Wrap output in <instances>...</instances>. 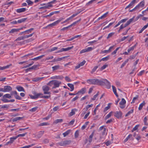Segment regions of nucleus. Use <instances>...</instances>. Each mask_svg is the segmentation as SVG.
Here are the masks:
<instances>
[{
    "instance_id": "29",
    "label": "nucleus",
    "mask_w": 148,
    "mask_h": 148,
    "mask_svg": "<svg viewBox=\"0 0 148 148\" xmlns=\"http://www.w3.org/2000/svg\"><path fill=\"white\" fill-rule=\"evenodd\" d=\"M67 85L71 88L70 91H72L74 90V87L73 84H71L68 83L67 84Z\"/></svg>"
},
{
    "instance_id": "39",
    "label": "nucleus",
    "mask_w": 148,
    "mask_h": 148,
    "mask_svg": "<svg viewBox=\"0 0 148 148\" xmlns=\"http://www.w3.org/2000/svg\"><path fill=\"white\" fill-rule=\"evenodd\" d=\"M126 103V101L124 98L122 99L121 101L120 102L119 104L121 105H124Z\"/></svg>"
},
{
    "instance_id": "54",
    "label": "nucleus",
    "mask_w": 148,
    "mask_h": 148,
    "mask_svg": "<svg viewBox=\"0 0 148 148\" xmlns=\"http://www.w3.org/2000/svg\"><path fill=\"white\" fill-rule=\"evenodd\" d=\"M99 92H98L95 95H94L93 97V98H92L91 99L92 100H95L96 99V98H97V96L98 95H99Z\"/></svg>"
},
{
    "instance_id": "61",
    "label": "nucleus",
    "mask_w": 148,
    "mask_h": 148,
    "mask_svg": "<svg viewBox=\"0 0 148 148\" xmlns=\"http://www.w3.org/2000/svg\"><path fill=\"white\" fill-rule=\"evenodd\" d=\"M27 134V133H25L23 134H18L17 135L18 137H24L25 136L26 134Z\"/></svg>"
},
{
    "instance_id": "60",
    "label": "nucleus",
    "mask_w": 148,
    "mask_h": 148,
    "mask_svg": "<svg viewBox=\"0 0 148 148\" xmlns=\"http://www.w3.org/2000/svg\"><path fill=\"white\" fill-rule=\"evenodd\" d=\"M139 127V125H136L134 127L132 130V132H133L134 131L138 129V127Z\"/></svg>"
},
{
    "instance_id": "21",
    "label": "nucleus",
    "mask_w": 148,
    "mask_h": 148,
    "mask_svg": "<svg viewBox=\"0 0 148 148\" xmlns=\"http://www.w3.org/2000/svg\"><path fill=\"white\" fill-rule=\"evenodd\" d=\"M145 5V1H142L140 2L138 5L136 6L137 7V8L139 7H143Z\"/></svg>"
},
{
    "instance_id": "28",
    "label": "nucleus",
    "mask_w": 148,
    "mask_h": 148,
    "mask_svg": "<svg viewBox=\"0 0 148 148\" xmlns=\"http://www.w3.org/2000/svg\"><path fill=\"white\" fill-rule=\"evenodd\" d=\"M44 78V77H38L33 79V81L35 82H37L40 80Z\"/></svg>"
},
{
    "instance_id": "20",
    "label": "nucleus",
    "mask_w": 148,
    "mask_h": 148,
    "mask_svg": "<svg viewBox=\"0 0 148 148\" xmlns=\"http://www.w3.org/2000/svg\"><path fill=\"white\" fill-rule=\"evenodd\" d=\"M77 111V110L76 109L74 108L71 110V112L69 113L70 116H72L75 114V112Z\"/></svg>"
},
{
    "instance_id": "11",
    "label": "nucleus",
    "mask_w": 148,
    "mask_h": 148,
    "mask_svg": "<svg viewBox=\"0 0 148 148\" xmlns=\"http://www.w3.org/2000/svg\"><path fill=\"white\" fill-rule=\"evenodd\" d=\"M134 18L135 16H134L132 18L130 19L128 21H127L126 23L123 25H124V27H125L129 25L134 21Z\"/></svg>"
},
{
    "instance_id": "4",
    "label": "nucleus",
    "mask_w": 148,
    "mask_h": 148,
    "mask_svg": "<svg viewBox=\"0 0 148 148\" xmlns=\"http://www.w3.org/2000/svg\"><path fill=\"white\" fill-rule=\"evenodd\" d=\"M63 19L62 18H60L59 19L56 21H55L54 23L50 24L49 25H48L46 27V28H47L48 27H53V26H55L58 24V23L60 22L61 21H62Z\"/></svg>"
},
{
    "instance_id": "19",
    "label": "nucleus",
    "mask_w": 148,
    "mask_h": 148,
    "mask_svg": "<svg viewBox=\"0 0 148 148\" xmlns=\"http://www.w3.org/2000/svg\"><path fill=\"white\" fill-rule=\"evenodd\" d=\"M26 10V9L25 8H22L17 9L16 11L18 13H21L25 11Z\"/></svg>"
},
{
    "instance_id": "13",
    "label": "nucleus",
    "mask_w": 148,
    "mask_h": 148,
    "mask_svg": "<svg viewBox=\"0 0 148 148\" xmlns=\"http://www.w3.org/2000/svg\"><path fill=\"white\" fill-rule=\"evenodd\" d=\"M44 131H40L36 135L37 137L38 138L41 137L44 134Z\"/></svg>"
},
{
    "instance_id": "8",
    "label": "nucleus",
    "mask_w": 148,
    "mask_h": 148,
    "mask_svg": "<svg viewBox=\"0 0 148 148\" xmlns=\"http://www.w3.org/2000/svg\"><path fill=\"white\" fill-rule=\"evenodd\" d=\"M93 48L92 47H88L80 51V53L81 54L85 52H89L92 51Z\"/></svg>"
},
{
    "instance_id": "57",
    "label": "nucleus",
    "mask_w": 148,
    "mask_h": 148,
    "mask_svg": "<svg viewBox=\"0 0 148 148\" xmlns=\"http://www.w3.org/2000/svg\"><path fill=\"white\" fill-rule=\"evenodd\" d=\"M20 109V108H17L16 109H11L10 110H9V111L18 112L19 111Z\"/></svg>"
},
{
    "instance_id": "22",
    "label": "nucleus",
    "mask_w": 148,
    "mask_h": 148,
    "mask_svg": "<svg viewBox=\"0 0 148 148\" xmlns=\"http://www.w3.org/2000/svg\"><path fill=\"white\" fill-rule=\"evenodd\" d=\"M131 138V140H133V138L132 137V135L131 134H130L124 140V142H127L128 140L130 139Z\"/></svg>"
},
{
    "instance_id": "43",
    "label": "nucleus",
    "mask_w": 148,
    "mask_h": 148,
    "mask_svg": "<svg viewBox=\"0 0 148 148\" xmlns=\"http://www.w3.org/2000/svg\"><path fill=\"white\" fill-rule=\"evenodd\" d=\"M129 59H127L121 65V68H123L126 64L128 62Z\"/></svg>"
},
{
    "instance_id": "64",
    "label": "nucleus",
    "mask_w": 148,
    "mask_h": 148,
    "mask_svg": "<svg viewBox=\"0 0 148 148\" xmlns=\"http://www.w3.org/2000/svg\"><path fill=\"white\" fill-rule=\"evenodd\" d=\"M49 140L48 139H44L43 141V143H44L45 144L49 142Z\"/></svg>"
},
{
    "instance_id": "15",
    "label": "nucleus",
    "mask_w": 148,
    "mask_h": 148,
    "mask_svg": "<svg viewBox=\"0 0 148 148\" xmlns=\"http://www.w3.org/2000/svg\"><path fill=\"white\" fill-rule=\"evenodd\" d=\"M86 91V88H82L76 94H78L81 93L82 94H83L85 93Z\"/></svg>"
},
{
    "instance_id": "31",
    "label": "nucleus",
    "mask_w": 148,
    "mask_h": 148,
    "mask_svg": "<svg viewBox=\"0 0 148 148\" xmlns=\"http://www.w3.org/2000/svg\"><path fill=\"white\" fill-rule=\"evenodd\" d=\"M110 58V56H108L106 57L102 58L101 60H99V62H100L101 61H107Z\"/></svg>"
},
{
    "instance_id": "53",
    "label": "nucleus",
    "mask_w": 148,
    "mask_h": 148,
    "mask_svg": "<svg viewBox=\"0 0 148 148\" xmlns=\"http://www.w3.org/2000/svg\"><path fill=\"white\" fill-rule=\"evenodd\" d=\"M112 143V141H111L109 140L107 142L105 143V144L107 146H108L111 144Z\"/></svg>"
},
{
    "instance_id": "50",
    "label": "nucleus",
    "mask_w": 148,
    "mask_h": 148,
    "mask_svg": "<svg viewBox=\"0 0 148 148\" xmlns=\"http://www.w3.org/2000/svg\"><path fill=\"white\" fill-rule=\"evenodd\" d=\"M136 45H135L134 46L130 47V48L128 49L127 50L128 52L129 53L131 50H134V48L136 47Z\"/></svg>"
},
{
    "instance_id": "30",
    "label": "nucleus",
    "mask_w": 148,
    "mask_h": 148,
    "mask_svg": "<svg viewBox=\"0 0 148 148\" xmlns=\"http://www.w3.org/2000/svg\"><path fill=\"white\" fill-rule=\"evenodd\" d=\"M60 66L59 65H56L52 67L53 71H55L59 69Z\"/></svg>"
},
{
    "instance_id": "55",
    "label": "nucleus",
    "mask_w": 148,
    "mask_h": 148,
    "mask_svg": "<svg viewBox=\"0 0 148 148\" xmlns=\"http://www.w3.org/2000/svg\"><path fill=\"white\" fill-rule=\"evenodd\" d=\"M98 68V66H95L93 69L91 71V73H92L94 72Z\"/></svg>"
},
{
    "instance_id": "35",
    "label": "nucleus",
    "mask_w": 148,
    "mask_h": 148,
    "mask_svg": "<svg viewBox=\"0 0 148 148\" xmlns=\"http://www.w3.org/2000/svg\"><path fill=\"white\" fill-rule=\"evenodd\" d=\"M145 104V103L144 101H143V102L141 103L139 105V107L138 108V110H141L143 106Z\"/></svg>"
},
{
    "instance_id": "6",
    "label": "nucleus",
    "mask_w": 148,
    "mask_h": 148,
    "mask_svg": "<svg viewBox=\"0 0 148 148\" xmlns=\"http://www.w3.org/2000/svg\"><path fill=\"white\" fill-rule=\"evenodd\" d=\"M102 79H94V85H102Z\"/></svg>"
},
{
    "instance_id": "47",
    "label": "nucleus",
    "mask_w": 148,
    "mask_h": 148,
    "mask_svg": "<svg viewBox=\"0 0 148 148\" xmlns=\"http://www.w3.org/2000/svg\"><path fill=\"white\" fill-rule=\"evenodd\" d=\"M45 5L44 6L45 9L46 8H49V7H51L53 6L51 4L49 3L47 4H45Z\"/></svg>"
},
{
    "instance_id": "14",
    "label": "nucleus",
    "mask_w": 148,
    "mask_h": 148,
    "mask_svg": "<svg viewBox=\"0 0 148 148\" xmlns=\"http://www.w3.org/2000/svg\"><path fill=\"white\" fill-rule=\"evenodd\" d=\"M22 27L19 29H12L10 31H9V33H13L16 32H18L19 30L22 29Z\"/></svg>"
},
{
    "instance_id": "51",
    "label": "nucleus",
    "mask_w": 148,
    "mask_h": 148,
    "mask_svg": "<svg viewBox=\"0 0 148 148\" xmlns=\"http://www.w3.org/2000/svg\"><path fill=\"white\" fill-rule=\"evenodd\" d=\"M34 63L33 62H32L31 63L29 64L28 65L24 66L23 67V68H26L27 67H29L32 65Z\"/></svg>"
},
{
    "instance_id": "27",
    "label": "nucleus",
    "mask_w": 148,
    "mask_h": 148,
    "mask_svg": "<svg viewBox=\"0 0 148 148\" xmlns=\"http://www.w3.org/2000/svg\"><path fill=\"white\" fill-rule=\"evenodd\" d=\"M94 79H88L87 80V82L90 84L94 85Z\"/></svg>"
},
{
    "instance_id": "37",
    "label": "nucleus",
    "mask_w": 148,
    "mask_h": 148,
    "mask_svg": "<svg viewBox=\"0 0 148 148\" xmlns=\"http://www.w3.org/2000/svg\"><path fill=\"white\" fill-rule=\"evenodd\" d=\"M23 118V117H17L14 118L12 121L13 122H14L16 121H17L18 120H19L22 119Z\"/></svg>"
},
{
    "instance_id": "18",
    "label": "nucleus",
    "mask_w": 148,
    "mask_h": 148,
    "mask_svg": "<svg viewBox=\"0 0 148 148\" xmlns=\"http://www.w3.org/2000/svg\"><path fill=\"white\" fill-rule=\"evenodd\" d=\"M136 0H132L130 3L128 5H127L126 7L125 8V9H126L127 8H129L131 7L133 5L135 4L136 3Z\"/></svg>"
},
{
    "instance_id": "48",
    "label": "nucleus",
    "mask_w": 148,
    "mask_h": 148,
    "mask_svg": "<svg viewBox=\"0 0 148 148\" xmlns=\"http://www.w3.org/2000/svg\"><path fill=\"white\" fill-rule=\"evenodd\" d=\"M133 109H132L130 110L129 111L127 114L125 115V116H127L130 115L133 112Z\"/></svg>"
},
{
    "instance_id": "26",
    "label": "nucleus",
    "mask_w": 148,
    "mask_h": 148,
    "mask_svg": "<svg viewBox=\"0 0 148 148\" xmlns=\"http://www.w3.org/2000/svg\"><path fill=\"white\" fill-rule=\"evenodd\" d=\"M94 134V132H93L90 135L89 138V142L90 143H91L92 140L93 136Z\"/></svg>"
},
{
    "instance_id": "25",
    "label": "nucleus",
    "mask_w": 148,
    "mask_h": 148,
    "mask_svg": "<svg viewBox=\"0 0 148 148\" xmlns=\"http://www.w3.org/2000/svg\"><path fill=\"white\" fill-rule=\"evenodd\" d=\"M12 65L11 64H10L8 65H7L5 66H4L3 67H1L0 66V70H4L5 69H7L9 68L10 66Z\"/></svg>"
},
{
    "instance_id": "40",
    "label": "nucleus",
    "mask_w": 148,
    "mask_h": 148,
    "mask_svg": "<svg viewBox=\"0 0 148 148\" xmlns=\"http://www.w3.org/2000/svg\"><path fill=\"white\" fill-rule=\"evenodd\" d=\"M92 106L93 104H92L90 105H88L85 108L83 109V110H85V111H86L89 108L92 107Z\"/></svg>"
},
{
    "instance_id": "56",
    "label": "nucleus",
    "mask_w": 148,
    "mask_h": 148,
    "mask_svg": "<svg viewBox=\"0 0 148 148\" xmlns=\"http://www.w3.org/2000/svg\"><path fill=\"white\" fill-rule=\"evenodd\" d=\"M114 32L108 34V35L107 38V39H108L111 37L114 34Z\"/></svg>"
},
{
    "instance_id": "24",
    "label": "nucleus",
    "mask_w": 148,
    "mask_h": 148,
    "mask_svg": "<svg viewBox=\"0 0 148 148\" xmlns=\"http://www.w3.org/2000/svg\"><path fill=\"white\" fill-rule=\"evenodd\" d=\"M2 100L5 103L8 102H13L15 100L14 99H10L8 100V99H2Z\"/></svg>"
},
{
    "instance_id": "49",
    "label": "nucleus",
    "mask_w": 148,
    "mask_h": 148,
    "mask_svg": "<svg viewBox=\"0 0 148 148\" xmlns=\"http://www.w3.org/2000/svg\"><path fill=\"white\" fill-rule=\"evenodd\" d=\"M45 55H43L38 57L35 58V60H37L41 59Z\"/></svg>"
},
{
    "instance_id": "58",
    "label": "nucleus",
    "mask_w": 148,
    "mask_h": 148,
    "mask_svg": "<svg viewBox=\"0 0 148 148\" xmlns=\"http://www.w3.org/2000/svg\"><path fill=\"white\" fill-rule=\"evenodd\" d=\"M79 135V132L77 130L76 131L75 134V138H77L78 137Z\"/></svg>"
},
{
    "instance_id": "62",
    "label": "nucleus",
    "mask_w": 148,
    "mask_h": 148,
    "mask_svg": "<svg viewBox=\"0 0 148 148\" xmlns=\"http://www.w3.org/2000/svg\"><path fill=\"white\" fill-rule=\"evenodd\" d=\"M65 80L67 82H70L71 80L70 78L68 76H66L65 77Z\"/></svg>"
},
{
    "instance_id": "38",
    "label": "nucleus",
    "mask_w": 148,
    "mask_h": 148,
    "mask_svg": "<svg viewBox=\"0 0 148 148\" xmlns=\"http://www.w3.org/2000/svg\"><path fill=\"white\" fill-rule=\"evenodd\" d=\"M34 29L33 28H31L29 29L26 30L25 31H24V33H26L27 34H29L32 32V31Z\"/></svg>"
},
{
    "instance_id": "41",
    "label": "nucleus",
    "mask_w": 148,
    "mask_h": 148,
    "mask_svg": "<svg viewBox=\"0 0 148 148\" xmlns=\"http://www.w3.org/2000/svg\"><path fill=\"white\" fill-rule=\"evenodd\" d=\"M81 20V18H80L78 20L74 22H73L72 24L70 25V27H72L73 26H74L76 24L78 23L79 22H80Z\"/></svg>"
},
{
    "instance_id": "3",
    "label": "nucleus",
    "mask_w": 148,
    "mask_h": 148,
    "mask_svg": "<svg viewBox=\"0 0 148 148\" xmlns=\"http://www.w3.org/2000/svg\"><path fill=\"white\" fill-rule=\"evenodd\" d=\"M102 85H105L106 86L107 88L109 89L111 87L110 83L106 79H102Z\"/></svg>"
},
{
    "instance_id": "63",
    "label": "nucleus",
    "mask_w": 148,
    "mask_h": 148,
    "mask_svg": "<svg viewBox=\"0 0 148 148\" xmlns=\"http://www.w3.org/2000/svg\"><path fill=\"white\" fill-rule=\"evenodd\" d=\"M107 66H108V65L107 64H106V65H103V66H102L101 67V68L100 69V70L102 71L103 70L105 69Z\"/></svg>"
},
{
    "instance_id": "16",
    "label": "nucleus",
    "mask_w": 148,
    "mask_h": 148,
    "mask_svg": "<svg viewBox=\"0 0 148 148\" xmlns=\"http://www.w3.org/2000/svg\"><path fill=\"white\" fill-rule=\"evenodd\" d=\"M41 95L40 93H38L37 95H35V96H33L32 95H29V96L32 99H34L37 98L39 96H40Z\"/></svg>"
},
{
    "instance_id": "34",
    "label": "nucleus",
    "mask_w": 148,
    "mask_h": 148,
    "mask_svg": "<svg viewBox=\"0 0 148 148\" xmlns=\"http://www.w3.org/2000/svg\"><path fill=\"white\" fill-rule=\"evenodd\" d=\"M63 119H57L53 123L57 124L58 123H61L63 121Z\"/></svg>"
},
{
    "instance_id": "46",
    "label": "nucleus",
    "mask_w": 148,
    "mask_h": 148,
    "mask_svg": "<svg viewBox=\"0 0 148 148\" xmlns=\"http://www.w3.org/2000/svg\"><path fill=\"white\" fill-rule=\"evenodd\" d=\"M112 113L113 112L112 111H111L105 117V119H107L110 117Z\"/></svg>"
},
{
    "instance_id": "59",
    "label": "nucleus",
    "mask_w": 148,
    "mask_h": 148,
    "mask_svg": "<svg viewBox=\"0 0 148 148\" xmlns=\"http://www.w3.org/2000/svg\"><path fill=\"white\" fill-rule=\"evenodd\" d=\"M14 97L16 99L18 100H21V97L18 95L17 94L15 95Z\"/></svg>"
},
{
    "instance_id": "52",
    "label": "nucleus",
    "mask_w": 148,
    "mask_h": 148,
    "mask_svg": "<svg viewBox=\"0 0 148 148\" xmlns=\"http://www.w3.org/2000/svg\"><path fill=\"white\" fill-rule=\"evenodd\" d=\"M108 12H107L106 13H105L103 15L100 17V18L101 19H102L106 17L107 16V14H108Z\"/></svg>"
},
{
    "instance_id": "2",
    "label": "nucleus",
    "mask_w": 148,
    "mask_h": 148,
    "mask_svg": "<svg viewBox=\"0 0 148 148\" xmlns=\"http://www.w3.org/2000/svg\"><path fill=\"white\" fill-rule=\"evenodd\" d=\"M71 141L69 140H65L61 141L58 143V144L60 146H64L71 144Z\"/></svg>"
},
{
    "instance_id": "33",
    "label": "nucleus",
    "mask_w": 148,
    "mask_h": 148,
    "mask_svg": "<svg viewBox=\"0 0 148 148\" xmlns=\"http://www.w3.org/2000/svg\"><path fill=\"white\" fill-rule=\"evenodd\" d=\"M27 19V18H22V19L18 20L17 21V22L18 23H22L25 22Z\"/></svg>"
},
{
    "instance_id": "7",
    "label": "nucleus",
    "mask_w": 148,
    "mask_h": 148,
    "mask_svg": "<svg viewBox=\"0 0 148 148\" xmlns=\"http://www.w3.org/2000/svg\"><path fill=\"white\" fill-rule=\"evenodd\" d=\"M81 12H77L76 13H75L73 14L69 18L67 19L65 21L63 22L62 23V24H63V23H65L66 22L68 21H69V20L72 19L74 17H75V16L77 15L78 14H79V13H80Z\"/></svg>"
},
{
    "instance_id": "36",
    "label": "nucleus",
    "mask_w": 148,
    "mask_h": 148,
    "mask_svg": "<svg viewBox=\"0 0 148 148\" xmlns=\"http://www.w3.org/2000/svg\"><path fill=\"white\" fill-rule=\"evenodd\" d=\"M71 130H68L64 133L62 134L64 136V137H65L67 135H68L70 132Z\"/></svg>"
},
{
    "instance_id": "5",
    "label": "nucleus",
    "mask_w": 148,
    "mask_h": 148,
    "mask_svg": "<svg viewBox=\"0 0 148 148\" xmlns=\"http://www.w3.org/2000/svg\"><path fill=\"white\" fill-rule=\"evenodd\" d=\"M42 90L44 91V93L46 94H50V93L48 92L49 90V88L46 85H45L42 87Z\"/></svg>"
},
{
    "instance_id": "44",
    "label": "nucleus",
    "mask_w": 148,
    "mask_h": 148,
    "mask_svg": "<svg viewBox=\"0 0 148 148\" xmlns=\"http://www.w3.org/2000/svg\"><path fill=\"white\" fill-rule=\"evenodd\" d=\"M3 97L10 99L12 98L11 96L9 94H6L3 96Z\"/></svg>"
},
{
    "instance_id": "23",
    "label": "nucleus",
    "mask_w": 148,
    "mask_h": 148,
    "mask_svg": "<svg viewBox=\"0 0 148 148\" xmlns=\"http://www.w3.org/2000/svg\"><path fill=\"white\" fill-rule=\"evenodd\" d=\"M16 88L19 91H23L24 92L25 90L23 87L21 86H18L16 87Z\"/></svg>"
},
{
    "instance_id": "32",
    "label": "nucleus",
    "mask_w": 148,
    "mask_h": 148,
    "mask_svg": "<svg viewBox=\"0 0 148 148\" xmlns=\"http://www.w3.org/2000/svg\"><path fill=\"white\" fill-rule=\"evenodd\" d=\"M25 39V35L23 36H21L17 38L15 40V41H20L21 40H24Z\"/></svg>"
},
{
    "instance_id": "42",
    "label": "nucleus",
    "mask_w": 148,
    "mask_h": 148,
    "mask_svg": "<svg viewBox=\"0 0 148 148\" xmlns=\"http://www.w3.org/2000/svg\"><path fill=\"white\" fill-rule=\"evenodd\" d=\"M73 47L72 46L71 47H68L66 48H63V51H66L71 49Z\"/></svg>"
},
{
    "instance_id": "10",
    "label": "nucleus",
    "mask_w": 148,
    "mask_h": 148,
    "mask_svg": "<svg viewBox=\"0 0 148 148\" xmlns=\"http://www.w3.org/2000/svg\"><path fill=\"white\" fill-rule=\"evenodd\" d=\"M12 90V87L9 86H4V92H9Z\"/></svg>"
},
{
    "instance_id": "45",
    "label": "nucleus",
    "mask_w": 148,
    "mask_h": 148,
    "mask_svg": "<svg viewBox=\"0 0 148 148\" xmlns=\"http://www.w3.org/2000/svg\"><path fill=\"white\" fill-rule=\"evenodd\" d=\"M38 108V107H36L34 108H33L29 110V111L30 112H34L36 111L37 109Z\"/></svg>"
},
{
    "instance_id": "1",
    "label": "nucleus",
    "mask_w": 148,
    "mask_h": 148,
    "mask_svg": "<svg viewBox=\"0 0 148 148\" xmlns=\"http://www.w3.org/2000/svg\"><path fill=\"white\" fill-rule=\"evenodd\" d=\"M61 84L62 82L60 81L57 80H52L48 83L47 85L50 86H52L53 85L52 88L53 89L59 87Z\"/></svg>"
},
{
    "instance_id": "12",
    "label": "nucleus",
    "mask_w": 148,
    "mask_h": 148,
    "mask_svg": "<svg viewBox=\"0 0 148 148\" xmlns=\"http://www.w3.org/2000/svg\"><path fill=\"white\" fill-rule=\"evenodd\" d=\"M65 57H63L61 58H55L51 62H54L61 61L65 58Z\"/></svg>"
},
{
    "instance_id": "9",
    "label": "nucleus",
    "mask_w": 148,
    "mask_h": 148,
    "mask_svg": "<svg viewBox=\"0 0 148 148\" xmlns=\"http://www.w3.org/2000/svg\"><path fill=\"white\" fill-rule=\"evenodd\" d=\"M114 116L117 118L119 119L122 116V112L120 111H116L114 112Z\"/></svg>"
},
{
    "instance_id": "17",
    "label": "nucleus",
    "mask_w": 148,
    "mask_h": 148,
    "mask_svg": "<svg viewBox=\"0 0 148 148\" xmlns=\"http://www.w3.org/2000/svg\"><path fill=\"white\" fill-rule=\"evenodd\" d=\"M63 77L61 75H58V76H54L51 77V79H63Z\"/></svg>"
}]
</instances>
